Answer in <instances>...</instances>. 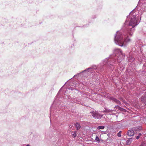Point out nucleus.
I'll use <instances>...</instances> for the list:
<instances>
[{"label": "nucleus", "instance_id": "1", "mask_svg": "<svg viewBox=\"0 0 146 146\" xmlns=\"http://www.w3.org/2000/svg\"><path fill=\"white\" fill-rule=\"evenodd\" d=\"M125 56V54L122 53L120 49H115L114 50L113 54L110 55L109 57L104 59L97 67L96 66H93L82 71L81 72L77 74L74 77L76 78L77 76L80 75L82 76H86L87 74L92 73L95 70L99 72L104 70L106 68L110 69L111 70H113L115 66L121 61Z\"/></svg>", "mask_w": 146, "mask_h": 146}, {"label": "nucleus", "instance_id": "2", "mask_svg": "<svg viewBox=\"0 0 146 146\" xmlns=\"http://www.w3.org/2000/svg\"><path fill=\"white\" fill-rule=\"evenodd\" d=\"M133 11L130 12L129 16L127 18L125 24L127 26L124 29H122L116 32L114 37L115 43L121 46H126L131 41L128 35H133L135 31L134 28L137 25L139 22L135 13H132Z\"/></svg>", "mask_w": 146, "mask_h": 146}, {"label": "nucleus", "instance_id": "3", "mask_svg": "<svg viewBox=\"0 0 146 146\" xmlns=\"http://www.w3.org/2000/svg\"><path fill=\"white\" fill-rule=\"evenodd\" d=\"M92 117L95 119H100L102 117L103 115L100 114L98 112L94 111L90 112Z\"/></svg>", "mask_w": 146, "mask_h": 146}, {"label": "nucleus", "instance_id": "4", "mask_svg": "<svg viewBox=\"0 0 146 146\" xmlns=\"http://www.w3.org/2000/svg\"><path fill=\"white\" fill-rule=\"evenodd\" d=\"M134 134V131L133 130H129L127 133V135L129 136H131L133 135Z\"/></svg>", "mask_w": 146, "mask_h": 146}, {"label": "nucleus", "instance_id": "5", "mask_svg": "<svg viewBox=\"0 0 146 146\" xmlns=\"http://www.w3.org/2000/svg\"><path fill=\"white\" fill-rule=\"evenodd\" d=\"M141 101L146 104V92L141 98Z\"/></svg>", "mask_w": 146, "mask_h": 146}, {"label": "nucleus", "instance_id": "6", "mask_svg": "<svg viewBox=\"0 0 146 146\" xmlns=\"http://www.w3.org/2000/svg\"><path fill=\"white\" fill-rule=\"evenodd\" d=\"M128 60L129 62H132L134 60V56L133 55H130L129 56L128 58Z\"/></svg>", "mask_w": 146, "mask_h": 146}, {"label": "nucleus", "instance_id": "7", "mask_svg": "<svg viewBox=\"0 0 146 146\" xmlns=\"http://www.w3.org/2000/svg\"><path fill=\"white\" fill-rule=\"evenodd\" d=\"M132 141V138H129L126 141V144L127 145H130Z\"/></svg>", "mask_w": 146, "mask_h": 146}, {"label": "nucleus", "instance_id": "8", "mask_svg": "<svg viewBox=\"0 0 146 146\" xmlns=\"http://www.w3.org/2000/svg\"><path fill=\"white\" fill-rule=\"evenodd\" d=\"M77 130L81 128V126L78 123H76L75 124Z\"/></svg>", "mask_w": 146, "mask_h": 146}, {"label": "nucleus", "instance_id": "9", "mask_svg": "<svg viewBox=\"0 0 146 146\" xmlns=\"http://www.w3.org/2000/svg\"><path fill=\"white\" fill-rule=\"evenodd\" d=\"M75 89V88L73 87H70L66 89V91L65 93H66L67 92H68L69 90H73Z\"/></svg>", "mask_w": 146, "mask_h": 146}, {"label": "nucleus", "instance_id": "10", "mask_svg": "<svg viewBox=\"0 0 146 146\" xmlns=\"http://www.w3.org/2000/svg\"><path fill=\"white\" fill-rule=\"evenodd\" d=\"M141 46H137V45H135V50L137 51H138L139 50V49L140 50H141Z\"/></svg>", "mask_w": 146, "mask_h": 146}, {"label": "nucleus", "instance_id": "11", "mask_svg": "<svg viewBox=\"0 0 146 146\" xmlns=\"http://www.w3.org/2000/svg\"><path fill=\"white\" fill-rule=\"evenodd\" d=\"M111 100H112L114 102H115L117 103H120L119 101V100H118L117 99L115 98H111Z\"/></svg>", "mask_w": 146, "mask_h": 146}, {"label": "nucleus", "instance_id": "12", "mask_svg": "<svg viewBox=\"0 0 146 146\" xmlns=\"http://www.w3.org/2000/svg\"><path fill=\"white\" fill-rule=\"evenodd\" d=\"M105 128L104 126H99L97 127V129H103Z\"/></svg>", "mask_w": 146, "mask_h": 146}, {"label": "nucleus", "instance_id": "13", "mask_svg": "<svg viewBox=\"0 0 146 146\" xmlns=\"http://www.w3.org/2000/svg\"><path fill=\"white\" fill-rule=\"evenodd\" d=\"M95 140L98 142H99L100 141V139H99L97 136H96Z\"/></svg>", "mask_w": 146, "mask_h": 146}, {"label": "nucleus", "instance_id": "14", "mask_svg": "<svg viewBox=\"0 0 146 146\" xmlns=\"http://www.w3.org/2000/svg\"><path fill=\"white\" fill-rule=\"evenodd\" d=\"M72 136L74 138V137H76V132H75L74 133L72 134Z\"/></svg>", "mask_w": 146, "mask_h": 146}, {"label": "nucleus", "instance_id": "15", "mask_svg": "<svg viewBox=\"0 0 146 146\" xmlns=\"http://www.w3.org/2000/svg\"><path fill=\"white\" fill-rule=\"evenodd\" d=\"M143 60H142L141 59H139V58L138 59V60L137 61V62L139 64H141V62H142V61Z\"/></svg>", "mask_w": 146, "mask_h": 146}, {"label": "nucleus", "instance_id": "16", "mask_svg": "<svg viewBox=\"0 0 146 146\" xmlns=\"http://www.w3.org/2000/svg\"><path fill=\"white\" fill-rule=\"evenodd\" d=\"M121 131H120L117 133V135L118 137H121Z\"/></svg>", "mask_w": 146, "mask_h": 146}, {"label": "nucleus", "instance_id": "17", "mask_svg": "<svg viewBox=\"0 0 146 146\" xmlns=\"http://www.w3.org/2000/svg\"><path fill=\"white\" fill-rule=\"evenodd\" d=\"M139 138V135H138L136 137V139H138Z\"/></svg>", "mask_w": 146, "mask_h": 146}, {"label": "nucleus", "instance_id": "18", "mask_svg": "<svg viewBox=\"0 0 146 146\" xmlns=\"http://www.w3.org/2000/svg\"><path fill=\"white\" fill-rule=\"evenodd\" d=\"M72 125H70L69 126V127L70 128V129H71V128L72 127Z\"/></svg>", "mask_w": 146, "mask_h": 146}, {"label": "nucleus", "instance_id": "19", "mask_svg": "<svg viewBox=\"0 0 146 146\" xmlns=\"http://www.w3.org/2000/svg\"><path fill=\"white\" fill-rule=\"evenodd\" d=\"M57 100H58V99H57V98H56V100H55V101L54 102H56Z\"/></svg>", "mask_w": 146, "mask_h": 146}, {"label": "nucleus", "instance_id": "20", "mask_svg": "<svg viewBox=\"0 0 146 146\" xmlns=\"http://www.w3.org/2000/svg\"><path fill=\"white\" fill-rule=\"evenodd\" d=\"M141 135H142L141 133H139V135H139L140 136H141Z\"/></svg>", "mask_w": 146, "mask_h": 146}, {"label": "nucleus", "instance_id": "21", "mask_svg": "<svg viewBox=\"0 0 146 146\" xmlns=\"http://www.w3.org/2000/svg\"><path fill=\"white\" fill-rule=\"evenodd\" d=\"M69 85L70 86H73V85H71V83H70V84H69Z\"/></svg>", "mask_w": 146, "mask_h": 146}, {"label": "nucleus", "instance_id": "22", "mask_svg": "<svg viewBox=\"0 0 146 146\" xmlns=\"http://www.w3.org/2000/svg\"><path fill=\"white\" fill-rule=\"evenodd\" d=\"M29 144H27V145L26 146H29Z\"/></svg>", "mask_w": 146, "mask_h": 146}, {"label": "nucleus", "instance_id": "23", "mask_svg": "<svg viewBox=\"0 0 146 146\" xmlns=\"http://www.w3.org/2000/svg\"><path fill=\"white\" fill-rule=\"evenodd\" d=\"M64 86V85H63V86H62V87H63V86Z\"/></svg>", "mask_w": 146, "mask_h": 146}, {"label": "nucleus", "instance_id": "24", "mask_svg": "<svg viewBox=\"0 0 146 146\" xmlns=\"http://www.w3.org/2000/svg\"><path fill=\"white\" fill-rule=\"evenodd\" d=\"M64 86V85H63V86H62V87H63V86Z\"/></svg>", "mask_w": 146, "mask_h": 146}, {"label": "nucleus", "instance_id": "25", "mask_svg": "<svg viewBox=\"0 0 146 146\" xmlns=\"http://www.w3.org/2000/svg\"><path fill=\"white\" fill-rule=\"evenodd\" d=\"M64 86V85H63V86H62V87H63V86Z\"/></svg>", "mask_w": 146, "mask_h": 146}, {"label": "nucleus", "instance_id": "26", "mask_svg": "<svg viewBox=\"0 0 146 146\" xmlns=\"http://www.w3.org/2000/svg\"><path fill=\"white\" fill-rule=\"evenodd\" d=\"M64 86V85H63V86H62V87H63V86Z\"/></svg>", "mask_w": 146, "mask_h": 146}, {"label": "nucleus", "instance_id": "27", "mask_svg": "<svg viewBox=\"0 0 146 146\" xmlns=\"http://www.w3.org/2000/svg\"><path fill=\"white\" fill-rule=\"evenodd\" d=\"M66 84V83H65V84H64V85Z\"/></svg>", "mask_w": 146, "mask_h": 146}]
</instances>
